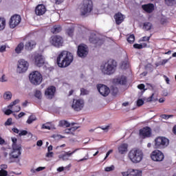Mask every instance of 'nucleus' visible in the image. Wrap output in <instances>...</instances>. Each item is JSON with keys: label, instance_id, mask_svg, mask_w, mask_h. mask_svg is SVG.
Here are the masks:
<instances>
[{"label": "nucleus", "instance_id": "f257e3e1", "mask_svg": "<svg viewBox=\"0 0 176 176\" xmlns=\"http://www.w3.org/2000/svg\"><path fill=\"white\" fill-rule=\"evenodd\" d=\"M74 61V55L68 51H63L57 57L56 63L60 68H66L69 67Z\"/></svg>", "mask_w": 176, "mask_h": 176}, {"label": "nucleus", "instance_id": "f03ea898", "mask_svg": "<svg viewBox=\"0 0 176 176\" xmlns=\"http://www.w3.org/2000/svg\"><path fill=\"white\" fill-rule=\"evenodd\" d=\"M102 74L104 75H112L116 71V62L112 59L109 60L100 67Z\"/></svg>", "mask_w": 176, "mask_h": 176}, {"label": "nucleus", "instance_id": "7ed1b4c3", "mask_svg": "<svg viewBox=\"0 0 176 176\" xmlns=\"http://www.w3.org/2000/svg\"><path fill=\"white\" fill-rule=\"evenodd\" d=\"M128 157L132 163H140L142 160V157H144V153L142 151L137 148H133L129 151L128 153Z\"/></svg>", "mask_w": 176, "mask_h": 176}, {"label": "nucleus", "instance_id": "20e7f679", "mask_svg": "<svg viewBox=\"0 0 176 176\" xmlns=\"http://www.w3.org/2000/svg\"><path fill=\"white\" fill-rule=\"evenodd\" d=\"M93 10V1L91 0H84L80 7V12L82 16H86L91 13Z\"/></svg>", "mask_w": 176, "mask_h": 176}, {"label": "nucleus", "instance_id": "39448f33", "mask_svg": "<svg viewBox=\"0 0 176 176\" xmlns=\"http://www.w3.org/2000/svg\"><path fill=\"white\" fill-rule=\"evenodd\" d=\"M29 79L32 85L35 86H38L42 83V80H43V78L42 77V74L38 72H32L29 75Z\"/></svg>", "mask_w": 176, "mask_h": 176}, {"label": "nucleus", "instance_id": "423d86ee", "mask_svg": "<svg viewBox=\"0 0 176 176\" xmlns=\"http://www.w3.org/2000/svg\"><path fill=\"white\" fill-rule=\"evenodd\" d=\"M169 144L168 139L164 137H158L155 140V146L157 149H163Z\"/></svg>", "mask_w": 176, "mask_h": 176}, {"label": "nucleus", "instance_id": "0eeeda50", "mask_svg": "<svg viewBox=\"0 0 176 176\" xmlns=\"http://www.w3.org/2000/svg\"><path fill=\"white\" fill-rule=\"evenodd\" d=\"M50 42L52 46H54L55 47H60V46H63L64 40L63 39V37L56 35L51 36Z\"/></svg>", "mask_w": 176, "mask_h": 176}, {"label": "nucleus", "instance_id": "6e6552de", "mask_svg": "<svg viewBox=\"0 0 176 176\" xmlns=\"http://www.w3.org/2000/svg\"><path fill=\"white\" fill-rule=\"evenodd\" d=\"M21 146H13L12 152L10 154V160L11 163H13L14 160L13 159H19V155H21Z\"/></svg>", "mask_w": 176, "mask_h": 176}, {"label": "nucleus", "instance_id": "1a4fd4ad", "mask_svg": "<svg viewBox=\"0 0 176 176\" xmlns=\"http://www.w3.org/2000/svg\"><path fill=\"white\" fill-rule=\"evenodd\" d=\"M77 54L78 57H81L82 58H85L87 54H89V48L87 45L85 44H81L78 47Z\"/></svg>", "mask_w": 176, "mask_h": 176}, {"label": "nucleus", "instance_id": "9d476101", "mask_svg": "<svg viewBox=\"0 0 176 176\" xmlns=\"http://www.w3.org/2000/svg\"><path fill=\"white\" fill-rule=\"evenodd\" d=\"M151 158L153 162H163L164 160V154L159 150H155L151 153Z\"/></svg>", "mask_w": 176, "mask_h": 176}, {"label": "nucleus", "instance_id": "9b49d317", "mask_svg": "<svg viewBox=\"0 0 176 176\" xmlns=\"http://www.w3.org/2000/svg\"><path fill=\"white\" fill-rule=\"evenodd\" d=\"M28 62L24 59H20L18 61L17 72L19 74H23L28 69Z\"/></svg>", "mask_w": 176, "mask_h": 176}, {"label": "nucleus", "instance_id": "f8f14e48", "mask_svg": "<svg viewBox=\"0 0 176 176\" xmlns=\"http://www.w3.org/2000/svg\"><path fill=\"white\" fill-rule=\"evenodd\" d=\"M20 23H21V16L19 14H14L10 19V27L11 28H16Z\"/></svg>", "mask_w": 176, "mask_h": 176}, {"label": "nucleus", "instance_id": "ddd939ff", "mask_svg": "<svg viewBox=\"0 0 176 176\" xmlns=\"http://www.w3.org/2000/svg\"><path fill=\"white\" fill-rule=\"evenodd\" d=\"M98 91H99L100 94L103 97H107L111 93V90L109 87H107V85L102 84H98L97 85Z\"/></svg>", "mask_w": 176, "mask_h": 176}, {"label": "nucleus", "instance_id": "4468645a", "mask_svg": "<svg viewBox=\"0 0 176 176\" xmlns=\"http://www.w3.org/2000/svg\"><path fill=\"white\" fill-rule=\"evenodd\" d=\"M84 105H85V102L83 101V100H80V99L74 100L72 105V108L74 109V111H82Z\"/></svg>", "mask_w": 176, "mask_h": 176}, {"label": "nucleus", "instance_id": "2eb2a0df", "mask_svg": "<svg viewBox=\"0 0 176 176\" xmlns=\"http://www.w3.org/2000/svg\"><path fill=\"white\" fill-rule=\"evenodd\" d=\"M80 148H76L72 152H69V151L65 152V154L59 155L58 157L62 160H63V162H67V160H69V157H71V156H72L74 153H75L76 152H78V151H80Z\"/></svg>", "mask_w": 176, "mask_h": 176}, {"label": "nucleus", "instance_id": "dca6fc26", "mask_svg": "<svg viewBox=\"0 0 176 176\" xmlns=\"http://www.w3.org/2000/svg\"><path fill=\"white\" fill-rule=\"evenodd\" d=\"M34 64L37 67H42L43 64H45V58L43 56L37 54L34 56Z\"/></svg>", "mask_w": 176, "mask_h": 176}, {"label": "nucleus", "instance_id": "f3484780", "mask_svg": "<svg viewBox=\"0 0 176 176\" xmlns=\"http://www.w3.org/2000/svg\"><path fill=\"white\" fill-rule=\"evenodd\" d=\"M35 13L36 16H43L46 13V7L43 4H39L36 7Z\"/></svg>", "mask_w": 176, "mask_h": 176}, {"label": "nucleus", "instance_id": "a211bd4d", "mask_svg": "<svg viewBox=\"0 0 176 176\" xmlns=\"http://www.w3.org/2000/svg\"><path fill=\"white\" fill-rule=\"evenodd\" d=\"M151 134H152V131L151 130V128L148 126H146L142 129L140 130V135L143 138H145L146 137H151Z\"/></svg>", "mask_w": 176, "mask_h": 176}, {"label": "nucleus", "instance_id": "6ab92c4d", "mask_svg": "<svg viewBox=\"0 0 176 176\" xmlns=\"http://www.w3.org/2000/svg\"><path fill=\"white\" fill-rule=\"evenodd\" d=\"M56 93V87L54 86H51L49 87L46 90H45V96L47 97V98H53L54 97V94Z\"/></svg>", "mask_w": 176, "mask_h": 176}, {"label": "nucleus", "instance_id": "aec40b11", "mask_svg": "<svg viewBox=\"0 0 176 176\" xmlns=\"http://www.w3.org/2000/svg\"><path fill=\"white\" fill-rule=\"evenodd\" d=\"M118 151L120 155H124L129 151V144L127 143H122L118 147Z\"/></svg>", "mask_w": 176, "mask_h": 176}, {"label": "nucleus", "instance_id": "412c9836", "mask_svg": "<svg viewBox=\"0 0 176 176\" xmlns=\"http://www.w3.org/2000/svg\"><path fill=\"white\" fill-rule=\"evenodd\" d=\"M113 82L116 83V85H126V83H127V78L124 76H121L115 78Z\"/></svg>", "mask_w": 176, "mask_h": 176}, {"label": "nucleus", "instance_id": "4be33fe9", "mask_svg": "<svg viewBox=\"0 0 176 176\" xmlns=\"http://www.w3.org/2000/svg\"><path fill=\"white\" fill-rule=\"evenodd\" d=\"M142 8L146 13H152L155 10V6L153 3L143 5Z\"/></svg>", "mask_w": 176, "mask_h": 176}, {"label": "nucleus", "instance_id": "5701e85b", "mask_svg": "<svg viewBox=\"0 0 176 176\" xmlns=\"http://www.w3.org/2000/svg\"><path fill=\"white\" fill-rule=\"evenodd\" d=\"M114 18L116 24L119 25L123 23V21L124 20V15L122 14L120 12H118V14H115Z\"/></svg>", "mask_w": 176, "mask_h": 176}, {"label": "nucleus", "instance_id": "b1692460", "mask_svg": "<svg viewBox=\"0 0 176 176\" xmlns=\"http://www.w3.org/2000/svg\"><path fill=\"white\" fill-rule=\"evenodd\" d=\"M36 45V42L35 41L30 40L28 41L25 45V48L26 50H32L34 47Z\"/></svg>", "mask_w": 176, "mask_h": 176}, {"label": "nucleus", "instance_id": "393cba45", "mask_svg": "<svg viewBox=\"0 0 176 176\" xmlns=\"http://www.w3.org/2000/svg\"><path fill=\"white\" fill-rule=\"evenodd\" d=\"M130 175L132 176H142V170L137 169H129Z\"/></svg>", "mask_w": 176, "mask_h": 176}, {"label": "nucleus", "instance_id": "a878e982", "mask_svg": "<svg viewBox=\"0 0 176 176\" xmlns=\"http://www.w3.org/2000/svg\"><path fill=\"white\" fill-rule=\"evenodd\" d=\"M61 32V26L60 25H54L53 28H51V32L52 34H58V32Z\"/></svg>", "mask_w": 176, "mask_h": 176}, {"label": "nucleus", "instance_id": "bb28decb", "mask_svg": "<svg viewBox=\"0 0 176 176\" xmlns=\"http://www.w3.org/2000/svg\"><path fill=\"white\" fill-rule=\"evenodd\" d=\"M6 27V19L0 18V31H3Z\"/></svg>", "mask_w": 176, "mask_h": 176}, {"label": "nucleus", "instance_id": "cd10ccee", "mask_svg": "<svg viewBox=\"0 0 176 176\" xmlns=\"http://www.w3.org/2000/svg\"><path fill=\"white\" fill-rule=\"evenodd\" d=\"M23 49H24V43H21L15 48V52L16 53H17V54H19V53H21V51H23Z\"/></svg>", "mask_w": 176, "mask_h": 176}, {"label": "nucleus", "instance_id": "c85d7f7f", "mask_svg": "<svg viewBox=\"0 0 176 176\" xmlns=\"http://www.w3.org/2000/svg\"><path fill=\"white\" fill-rule=\"evenodd\" d=\"M59 126L60 127H69V126H71V124L67 120H60L59 122Z\"/></svg>", "mask_w": 176, "mask_h": 176}, {"label": "nucleus", "instance_id": "c756f323", "mask_svg": "<svg viewBox=\"0 0 176 176\" xmlns=\"http://www.w3.org/2000/svg\"><path fill=\"white\" fill-rule=\"evenodd\" d=\"M148 46V43H143L141 44H134L133 47L135 49H144V47H146Z\"/></svg>", "mask_w": 176, "mask_h": 176}, {"label": "nucleus", "instance_id": "7c9ffc66", "mask_svg": "<svg viewBox=\"0 0 176 176\" xmlns=\"http://www.w3.org/2000/svg\"><path fill=\"white\" fill-rule=\"evenodd\" d=\"M78 128H79V126H73L70 129H66L65 130V133H66V134H74L72 133V131H75L78 130Z\"/></svg>", "mask_w": 176, "mask_h": 176}, {"label": "nucleus", "instance_id": "2f4dec72", "mask_svg": "<svg viewBox=\"0 0 176 176\" xmlns=\"http://www.w3.org/2000/svg\"><path fill=\"white\" fill-rule=\"evenodd\" d=\"M35 120H36V116L31 115L30 116H29L28 120L26 121V123H28V124H32V122H35Z\"/></svg>", "mask_w": 176, "mask_h": 176}, {"label": "nucleus", "instance_id": "473e14b6", "mask_svg": "<svg viewBox=\"0 0 176 176\" xmlns=\"http://www.w3.org/2000/svg\"><path fill=\"white\" fill-rule=\"evenodd\" d=\"M3 98L4 100H11L12 99V92L10 91H6L3 94Z\"/></svg>", "mask_w": 176, "mask_h": 176}, {"label": "nucleus", "instance_id": "72a5a7b5", "mask_svg": "<svg viewBox=\"0 0 176 176\" xmlns=\"http://www.w3.org/2000/svg\"><path fill=\"white\" fill-rule=\"evenodd\" d=\"M34 97H36V98H38V100H41L42 99V92L40 90L36 89L34 93Z\"/></svg>", "mask_w": 176, "mask_h": 176}, {"label": "nucleus", "instance_id": "f704fd0d", "mask_svg": "<svg viewBox=\"0 0 176 176\" xmlns=\"http://www.w3.org/2000/svg\"><path fill=\"white\" fill-rule=\"evenodd\" d=\"M144 28L146 30V31H149L152 28V23L149 22H146L144 23Z\"/></svg>", "mask_w": 176, "mask_h": 176}, {"label": "nucleus", "instance_id": "c9c22d12", "mask_svg": "<svg viewBox=\"0 0 176 176\" xmlns=\"http://www.w3.org/2000/svg\"><path fill=\"white\" fill-rule=\"evenodd\" d=\"M127 41L129 43H134V41H135V36L134 34L129 35V36L127 38Z\"/></svg>", "mask_w": 176, "mask_h": 176}, {"label": "nucleus", "instance_id": "e433bc0d", "mask_svg": "<svg viewBox=\"0 0 176 176\" xmlns=\"http://www.w3.org/2000/svg\"><path fill=\"white\" fill-rule=\"evenodd\" d=\"M165 3L168 6H173V5H175L176 0H165Z\"/></svg>", "mask_w": 176, "mask_h": 176}, {"label": "nucleus", "instance_id": "4c0bfd02", "mask_svg": "<svg viewBox=\"0 0 176 176\" xmlns=\"http://www.w3.org/2000/svg\"><path fill=\"white\" fill-rule=\"evenodd\" d=\"M20 102V100L16 99L14 102H12L9 106L8 108H13L14 105H16V104H19Z\"/></svg>", "mask_w": 176, "mask_h": 176}, {"label": "nucleus", "instance_id": "58836bf2", "mask_svg": "<svg viewBox=\"0 0 176 176\" xmlns=\"http://www.w3.org/2000/svg\"><path fill=\"white\" fill-rule=\"evenodd\" d=\"M80 94L81 96H86L89 94V91H87L86 89L81 88L80 89Z\"/></svg>", "mask_w": 176, "mask_h": 176}, {"label": "nucleus", "instance_id": "ea45409f", "mask_svg": "<svg viewBox=\"0 0 176 176\" xmlns=\"http://www.w3.org/2000/svg\"><path fill=\"white\" fill-rule=\"evenodd\" d=\"M174 116L173 115H167V114H163L161 116V118L162 119H165L166 120L170 119V118H173Z\"/></svg>", "mask_w": 176, "mask_h": 176}, {"label": "nucleus", "instance_id": "a19ab883", "mask_svg": "<svg viewBox=\"0 0 176 176\" xmlns=\"http://www.w3.org/2000/svg\"><path fill=\"white\" fill-rule=\"evenodd\" d=\"M113 170H115V166L111 165V166L106 167L104 171L109 172L113 171Z\"/></svg>", "mask_w": 176, "mask_h": 176}, {"label": "nucleus", "instance_id": "79ce46f5", "mask_svg": "<svg viewBox=\"0 0 176 176\" xmlns=\"http://www.w3.org/2000/svg\"><path fill=\"white\" fill-rule=\"evenodd\" d=\"M12 148L14 145H15L16 146H21V145L20 144L17 145V138H12Z\"/></svg>", "mask_w": 176, "mask_h": 176}, {"label": "nucleus", "instance_id": "37998d69", "mask_svg": "<svg viewBox=\"0 0 176 176\" xmlns=\"http://www.w3.org/2000/svg\"><path fill=\"white\" fill-rule=\"evenodd\" d=\"M149 39H151V36H144L140 40V42H149Z\"/></svg>", "mask_w": 176, "mask_h": 176}, {"label": "nucleus", "instance_id": "c03bdc74", "mask_svg": "<svg viewBox=\"0 0 176 176\" xmlns=\"http://www.w3.org/2000/svg\"><path fill=\"white\" fill-rule=\"evenodd\" d=\"M47 124H50V122H47L46 124H43L42 126V129H45L46 130H50L52 128Z\"/></svg>", "mask_w": 176, "mask_h": 176}, {"label": "nucleus", "instance_id": "a18cd8bd", "mask_svg": "<svg viewBox=\"0 0 176 176\" xmlns=\"http://www.w3.org/2000/svg\"><path fill=\"white\" fill-rule=\"evenodd\" d=\"M85 160H89V153H86L85 156L83 158L79 160L78 162H85Z\"/></svg>", "mask_w": 176, "mask_h": 176}, {"label": "nucleus", "instance_id": "49530a36", "mask_svg": "<svg viewBox=\"0 0 176 176\" xmlns=\"http://www.w3.org/2000/svg\"><path fill=\"white\" fill-rule=\"evenodd\" d=\"M0 176H8V171L3 169L0 170Z\"/></svg>", "mask_w": 176, "mask_h": 176}, {"label": "nucleus", "instance_id": "de8ad7c7", "mask_svg": "<svg viewBox=\"0 0 176 176\" xmlns=\"http://www.w3.org/2000/svg\"><path fill=\"white\" fill-rule=\"evenodd\" d=\"M137 105H138V107H141V106L144 105V100L142 99L138 100Z\"/></svg>", "mask_w": 176, "mask_h": 176}, {"label": "nucleus", "instance_id": "09e8293b", "mask_svg": "<svg viewBox=\"0 0 176 176\" xmlns=\"http://www.w3.org/2000/svg\"><path fill=\"white\" fill-rule=\"evenodd\" d=\"M28 134V131L23 130L21 131V132L19 133V137H21L22 135H27Z\"/></svg>", "mask_w": 176, "mask_h": 176}, {"label": "nucleus", "instance_id": "8fccbe9b", "mask_svg": "<svg viewBox=\"0 0 176 176\" xmlns=\"http://www.w3.org/2000/svg\"><path fill=\"white\" fill-rule=\"evenodd\" d=\"M122 176H129L130 175V169H129L128 170L125 171V172H122L121 173Z\"/></svg>", "mask_w": 176, "mask_h": 176}, {"label": "nucleus", "instance_id": "3c124183", "mask_svg": "<svg viewBox=\"0 0 176 176\" xmlns=\"http://www.w3.org/2000/svg\"><path fill=\"white\" fill-rule=\"evenodd\" d=\"M12 124V118H8L5 122V126H10Z\"/></svg>", "mask_w": 176, "mask_h": 176}, {"label": "nucleus", "instance_id": "603ef678", "mask_svg": "<svg viewBox=\"0 0 176 176\" xmlns=\"http://www.w3.org/2000/svg\"><path fill=\"white\" fill-rule=\"evenodd\" d=\"M100 129L104 130V131H108V130H109V125H107L106 126H100Z\"/></svg>", "mask_w": 176, "mask_h": 176}, {"label": "nucleus", "instance_id": "864d4df0", "mask_svg": "<svg viewBox=\"0 0 176 176\" xmlns=\"http://www.w3.org/2000/svg\"><path fill=\"white\" fill-rule=\"evenodd\" d=\"M53 152L48 151L47 153L46 154V157H53Z\"/></svg>", "mask_w": 176, "mask_h": 176}, {"label": "nucleus", "instance_id": "5fc2aeb1", "mask_svg": "<svg viewBox=\"0 0 176 176\" xmlns=\"http://www.w3.org/2000/svg\"><path fill=\"white\" fill-rule=\"evenodd\" d=\"M138 89H140V90H144V89H145V85L140 84L138 85Z\"/></svg>", "mask_w": 176, "mask_h": 176}, {"label": "nucleus", "instance_id": "6e6d98bb", "mask_svg": "<svg viewBox=\"0 0 176 176\" xmlns=\"http://www.w3.org/2000/svg\"><path fill=\"white\" fill-rule=\"evenodd\" d=\"M153 96H155V94H153L151 97L147 98V102H151V101H153Z\"/></svg>", "mask_w": 176, "mask_h": 176}, {"label": "nucleus", "instance_id": "4d7b16f0", "mask_svg": "<svg viewBox=\"0 0 176 176\" xmlns=\"http://www.w3.org/2000/svg\"><path fill=\"white\" fill-rule=\"evenodd\" d=\"M6 50V45H1L0 47L1 53H3V52H5Z\"/></svg>", "mask_w": 176, "mask_h": 176}, {"label": "nucleus", "instance_id": "13d9d810", "mask_svg": "<svg viewBox=\"0 0 176 176\" xmlns=\"http://www.w3.org/2000/svg\"><path fill=\"white\" fill-rule=\"evenodd\" d=\"M12 113H13V111L10 110V109H7V110L5 111V114H6V115H8V116H9V115H10V114H12Z\"/></svg>", "mask_w": 176, "mask_h": 176}, {"label": "nucleus", "instance_id": "bf43d9fd", "mask_svg": "<svg viewBox=\"0 0 176 176\" xmlns=\"http://www.w3.org/2000/svg\"><path fill=\"white\" fill-rule=\"evenodd\" d=\"M45 167L39 166L38 168H36V171L37 173H39V171H43V170H45Z\"/></svg>", "mask_w": 176, "mask_h": 176}, {"label": "nucleus", "instance_id": "052dcab7", "mask_svg": "<svg viewBox=\"0 0 176 176\" xmlns=\"http://www.w3.org/2000/svg\"><path fill=\"white\" fill-rule=\"evenodd\" d=\"M0 82H6V77L5 76V74H3L0 78Z\"/></svg>", "mask_w": 176, "mask_h": 176}, {"label": "nucleus", "instance_id": "680f3d73", "mask_svg": "<svg viewBox=\"0 0 176 176\" xmlns=\"http://www.w3.org/2000/svg\"><path fill=\"white\" fill-rule=\"evenodd\" d=\"M63 2H64V0H55V3L56 5H60V4L63 3Z\"/></svg>", "mask_w": 176, "mask_h": 176}, {"label": "nucleus", "instance_id": "e2e57ef3", "mask_svg": "<svg viewBox=\"0 0 176 176\" xmlns=\"http://www.w3.org/2000/svg\"><path fill=\"white\" fill-rule=\"evenodd\" d=\"M67 34H68L69 36H72V34H74V31H72V30H71V29H69L67 30Z\"/></svg>", "mask_w": 176, "mask_h": 176}, {"label": "nucleus", "instance_id": "0e129e2a", "mask_svg": "<svg viewBox=\"0 0 176 176\" xmlns=\"http://www.w3.org/2000/svg\"><path fill=\"white\" fill-rule=\"evenodd\" d=\"M36 145L37 146H41L42 145H43V142H42V140H38Z\"/></svg>", "mask_w": 176, "mask_h": 176}, {"label": "nucleus", "instance_id": "69168bd1", "mask_svg": "<svg viewBox=\"0 0 176 176\" xmlns=\"http://www.w3.org/2000/svg\"><path fill=\"white\" fill-rule=\"evenodd\" d=\"M0 167H1V170H6V168H8V165H6V164H1L0 166Z\"/></svg>", "mask_w": 176, "mask_h": 176}, {"label": "nucleus", "instance_id": "338daca9", "mask_svg": "<svg viewBox=\"0 0 176 176\" xmlns=\"http://www.w3.org/2000/svg\"><path fill=\"white\" fill-rule=\"evenodd\" d=\"M112 152H113V150H109V151L107 153L106 157H104V160H105V159H107V157H108V156H109V155H111V153H112Z\"/></svg>", "mask_w": 176, "mask_h": 176}, {"label": "nucleus", "instance_id": "774afa93", "mask_svg": "<svg viewBox=\"0 0 176 176\" xmlns=\"http://www.w3.org/2000/svg\"><path fill=\"white\" fill-rule=\"evenodd\" d=\"M64 167L61 166L57 168V171H58V173H61V171H64Z\"/></svg>", "mask_w": 176, "mask_h": 176}]
</instances>
